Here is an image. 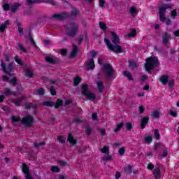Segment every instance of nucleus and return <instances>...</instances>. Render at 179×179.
I'll return each instance as SVG.
<instances>
[{
  "label": "nucleus",
  "instance_id": "15",
  "mask_svg": "<svg viewBox=\"0 0 179 179\" xmlns=\"http://www.w3.org/2000/svg\"><path fill=\"white\" fill-rule=\"evenodd\" d=\"M170 34H169V32L166 31L162 34V43L165 45H167V44H169L170 43Z\"/></svg>",
  "mask_w": 179,
  "mask_h": 179
},
{
  "label": "nucleus",
  "instance_id": "41",
  "mask_svg": "<svg viewBox=\"0 0 179 179\" xmlns=\"http://www.w3.org/2000/svg\"><path fill=\"white\" fill-rule=\"evenodd\" d=\"M29 40L31 44H32L34 47L36 48V50H37L38 48V46H37V44H36V42L33 39V36H31V34H29Z\"/></svg>",
  "mask_w": 179,
  "mask_h": 179
},
{
  "label": "nucleus",
  "instance_id": "17",
  "mask_svg": "<svg viewBox=\"0 0 179 179\" xmlns=\"http://www.w3.org/2000/svg\"><path fill=\"white\" fill-rule=\"evenodd\" d=\"M113 40L112 42L113 43V44H115V45H117V44H119L120 43V37L118 36V35H117V33L112 31L111 32Z\"/></svg>",
  "mask_w": 179,
  "mask_h": 179
},
{
  "label": "nucleus",
  "instance_id": "2",
  "mask_svg": "<svg viewBox=\"0 0 179 179\" xmlns=\"http://www.w3.org/2000/svg\"><path fill=\"white\" fill-rule=\"evenodd\" d=\"M159 65H160L159 59H157V57H150L145 59V64L144 66L145 71H147V72H149V71H152L154 68H156V66H159Z\"/></svg>",
  "mask_w": 179,
  "mask_h": 179
},
{
  "label": "nucleus",
  "instance_id": "56",
  "mask_svg": "<svg viewBox=\"0 0 179 179\" xmlns=\"http://www.w3.org/2000/svg\"><path fill=\"white\" fill-rule=\"evenodd\" d=\"M118 152L120 156H124V155H125V147L120 148Z\"/></svg>",
  "mask_w": 179,
  "mask_h": 179
},
{
  "label": "nucleus",
  "instance_id": "29",
  "mask_svg": "<svg viewBox=\"0 0 179 179\" xmlns=\"http://www.w3.org/2000/svg\"><path fill=\"white\" fill-rule=\"evenodd\" d=\"M96 86L98 87L99 92L101 93L104 90V85L103 84V81H98L96 83Z\"/></svg>",
  "mask_w": 179,
  "mask_h": 179
},
{
  "label": "nucleus",
  "instance_id": "23",
  "mask_svg": "<svg viewBox=\"0 0 179 179\" xmlns=\"http://www.w3.org/2000/svg\"><path fill=\"white\" fill-rule=\"evenodd\" d=\"M133 170H134V166H131V164H128L127 166L124 168V173L129 176L132 174Z\"/></svg>",
  "mask_w": 179,
  "mask_h": 179
},
{
  "label": "nucleus",
  "instance_id": "19",
  "mask_svg": "<svg viewBox=\"0 0 179 179\" xmlns=\"http://www.w3.org/2000/svg\"><path fill=\"white\" fill-rule=\"evenodd\" d=\"M153 176L155 179L162 178V173L160 172V168L157 167L154 169Z\"/></svg>",
  "mask_w": 179,
  "mask_h": 179
},
{
  "label": "nucleus",
  "instance_id": "49",
  "mask_svg": "<svg viewBox=\"0 0 179 179\" xmlns=\"http://www.w3.org/2000/svg\"><path fill=\"white\" fill-rule=\"evenodd\" d=\"M10 120L13 121V122H20V117H17L15 115H12Z\"/></svg>",
  "mask_w": 179,
  "mask_h": 179
},
{
  "label": "nucleus",
  "instance_id": "35",
  "mask_svg": "<svg viewBox=\"0 0 179 179\" xmlns=\"http://www.w3.org/2000/svg\"><path fill=\"white\" fill-rule=\"evenodd\" d=\"M22 98H17L16 99L13 100L12 103H13L17 107H19V106H20V103H22Z\"/></svg>",
  "mask_w": 179,
  "mask_h": 179
},
{
  "label": "nucleus",
  "instance_id": "43",
  "mask_svg": "<svg viewBox=\"0 0 179 179\" xmlns=\"http://www.w3.org/2000/svg\"><path fill=\"white\" fill-rule=\"evenodd\" d=\"M8 83H11L13 86H16V85H17V78L16 77H13L8 81Z\"/></svg>",
  "mask_w": 179,
  "mask_h": 179
},
{
  "label": "nucleus",
  "instance_id": "4",
  "mask_svg": "<svg viewBox=\"0 0 179 179\" xmlns=\"http://www.w3.org/2000/svg\"><path fill=\"white\" fill-rule=\"evenodd\" d=\"M102 71L104 72V73H106L107 79H111L115 72L113 65H111L110 63L103 64Z\"/></svg>",
  "mask_w": 179,
  "mask_h": 179
},
{
  "label": "nucleus",
  "instance_id": "62",
  "mask_svg": "<svg viewBox=\"0 0 179 179\" xmlns=\"http://www.w3.org/2000/svg\"><path fill=\"white\" fill-rule=\"evenodd\" d=\"M138 111L140 114H143V113H145V107H143V106H140L138 107Z\"/></svg>",
  "mask_w": 179,
  "mask_h": 179
},
{
  "label": "nucleus",
  "instance_id": "33",
  "mask_svg": "<svg viewBox=\"0 0 179 179\" xmlns=\"http://www.w3.org/2000/svg\"><path fill=\"white\" fill-rule=\"evenodd\" d=\"M122 127H124V122H120V124H117L116 128L114 129L115 134H117V132H120Z\"/></svg>",
  "mask_w": 179,
  "mask_h": 179
},
{
  "label": "nucleus",
  "instance_id": "38",
  "mask_svg": "<svg viewBox=\"0 0 179 179\" xmlns=\"http://www.w3.org/2000/svg\"><path fill=\"white\" fill-rule=\"evenodd\" d=\"M154 138L156 139V141H160V133L159 132V129L155 130Z\"/></svg>",
  "mask_w": 179,
  "mask_h": 179
},
{
  "label": "nucleus",
  "instance_id": "40",
  "mask_svg": "<svg viewBox=\"0 0 179 179\" xmlns=\"http://www.w3.org/2000/svg\"><path fill=\"white\" fill-rule=\"evenodd\" d=\"M52 173H61V169L57 166H52L51 168Z\"/></svg>",
  "mask_w": 179,
  "mask_h": 179
},
{
  "label": "nucleus",
  "instance_id": "22",
  "mask_svg": "<svg viewBox=\"0 0 179 179\" xmlns=\"http://www.w3.org/2000/svg\"><path fill=\"white\" fill-rule=\"evenodd\" d=\"M78 51L79 50L78 49V46H76V45H73V49L70 55V57L75 58L76 55H78Z\"/></svg>",
  "mask_w": 179,
  "mask_h": 179
},
{
  "label": "nucleus",
  "instance_id": "18",
  "mask_svg": "<svg viewBox=\"0 0 179 179\" xmlns=\"http://www.w3.org/2000/svg\"><path fill=\"white\" fill-rule=\"evenodd\" d=\"M68 142L70 143V145H73V146H75L78 142L76 140H75V138L73 137V135L72 134H69L67 137Z\"/></svg>",
  "mask_w": 179,
  "mask_h": 179
},
{
  "label": "nucleus",
  "instance_id": "10",
  "mask_svg": "<svg viewBox=\"0 0 179 179\" xmlns=\"http://www.w3.org/2000/svg\"><path fill=\"white\" fill-rule=\"evenodd\" d=\"M85 69L87 71H93L96 68V64H94V59H88L84 64Z\"/></svg>",
  "mask_w": 179,
  "mask_h": 179
},
{
  "label": "nucleus",
  "instance_id": "1",
  "mask_svg": "<svg viewBox=\"0 0 179 179\" xmlns=\"http://www.w3.org/2000/svg\"><path fill=\"white\" fill-rule=\"evenodd\" d=\"M79 31V24L75 21L67 22L66 34L68 37L73 38Z\"/></svg>",
  "mask_w": 179,
  "mask_h": 179
},
{
  "label": "nucleus",
  "instance_id": "37",
  "mask_svg": "<svg viewBox=\"0 0 179 179\" xmlns=\"http://www.w3.org/2000/svg\"><path fill=\"white\" fill-rule=\"evenodd\" d=\"M79 10L76 8H74L73 10L71 11V16L76 17L79 15Z\"/></svg>",
  "mask_w": 179,
  "mask_h": 179
},
{
  "label": "nucleus",
  "instance_id": "9",
  "mask_svg": "<svg viewBox=\"0 0 179 179\" xmlns=\"http://www.w3.org/2000/svg\"><path fill=\"white\" fill-rule=\"evenodd\" d=\"M69 17H71V15L65 11L60 14H54L52 15V19L55 20H65V19H69Z\"/></svg>",
  "mask_w": 179,
  "mask_h": 179
},
{
  "label": "nucleus",
  "instance_id": "63",
  "mask_svg": "<svg viewBox=\"0 0 179 179\" xmlns=\"http://www.w3.org/2000/svg\"><path fill=\"white\" fill-rule=\"evenodd\" d=\"M49 83L50 85H59V83L57 80H50Z\"/></svg>",
  "mask_w": 179,
  "mask_h": 179
},
{
  "label": "nucleus",
  "instance_id": "58",
  "mask_svg": "<svg viewBox=\"0 0 179 179\" xmlns=\"http://www.w3.org/2000/svg\"><path fill=\"white\" fill-rule=\"evenodd\" d=\"M73 122L74 124H82V120L80 119H79L78 117H76L73 120Z\"/></svg>",
  "mask_w": 179,
  "mask_h": 179
},
{
  "label": "nucleus",
  "instance_id": "12",
  "mask_svg": "<svg viewBox=\"0 0 179 179\" xmlns=\"http://www.w3.org/2000/svg\"><path fill=\"white\" fill-rule=\"evenodd\" d=\"M38 106L37 105V103L36 101H32V102L30 103H25L24 105V108L25 110H30L32 108L33 110H36Z\"/></svg>",
  "mask_w": 179,
  "mask_h": 179
},
{
  "label": "nucleus",
  "instance_id": "25",
  "mask_svg": "<svg viewBox=\"0 0 179 179\" xmlns=\"http://www.w3.org/2000/svg\"><path fill=\"white\" fill-rule=\"evenodd\" d=\"M80 82H82V78L79 77L78 76H76L73 81V86H79Z\"/></svg>",
  "mask_w": 179,
  "mask_h": 179
},
{
  "label": "nucleus",
  "instance_id": "55",
  "mask_svg": "<svg viewBox=\"0 0 179 179\" xmlns=\"http://www.w3.org/2000/svg\"><path fill=\"white\" fill-rule=\"evenodd\" d=\"M37 93L39 96H43V94H45V90H44L43 88H40L37 90Z\"/></svg>",
  "mask_w": 179,
  "mask_h": 179
},
{
  "label": "nucleus",
  "instance_id": "53",
  "mask_svg": "<svg viewBox=\"0 0 179 179\" xmlns=\"http://www.w3.org/2000/svg\"><path fill=\"white\" fill-rule=\"evenodd\" d=\"M25 76H28L29 78H33V72L29 69H27L25 71Z\"/></svg>",
  "mask_w": 179,
  "mask_h": 179
},
{
  "label": "nucleus",
  "instance_id": "51",
  "mask_svg": "<svg viewBox=\"0 0 179 179\" xmlns=\"http://www.w3.org/2000/svg\"><path fill=\"white\" fill-rule=\"evenodd\" d=\"M133 128L134 127H132V123L127 122L126 124V129H127V131H132Z\"/></svg>",
  "mask_w": 179,
  "mask_h": 179
},
{
  "label": "nucleus",
  "instance_id": "48",
  "mask_svg": "<svg viewBox=\"0 0 179 179\" xmlns=\"http://www.w3.org/2000/svg\"><path fill=\"white\" fill-rule=\"evenodd\" d=\"M113 159V157L110 155L103 156L102 158L103 162H110Z\"/></svg>",
  "mask_w": 179,
  "mask_h": 179
},
{
  "label": "nucleus",
  "instance_id": "27",
  "mask_svg": "<svg viewBox=\"0 0 179 179\" xmlns=\"http://www.w3.org/2000/svg\"><path fill=\"white\" fill-rule=\"evenodd\" d=\"M8 24H9V20H6L4 22V23H3L0 26V32L1 33H3V31H5V30L6 29V27H8Z\"/></svg>",
  "mask_w": 179,
  "mask_h": 179
},
{
  "label": "nucleus",
  "instance_id": "46",
  "mask_svg": "<svg viewBox=\"0 0 179 179\" xmlns=\"http://www.w3.org/2000/svg\"><path fill=\"white\" fill-rule=\"evenodd\" d=\"M160 22H162L163 23H164V22H166V26H170L171 24V20H170V18H166L164 20H159Z\"/></svg>",
  "mask_w": 179,
  "mask_h": 179
},
{
  "label": "nucleus",
  "instance_id": "8",
  "mask_svg": "<svg viewBox=\"0 0 179 179\" xmlns=\"http://www.w3.org/2000/svg\"><path fill=\"white\" fill-rule=\"evenodd\" d=\"M34 122V118H33V116L28 115L24 117H22L21 120V124L22 125H24L27 128H30L31 127V124Z\"/></svg>",
  "mask_w": 179,
  "mask_h": 179
},
{
  "label": "nucleus",
  "instance_id": "3",
  "mask_svg": "<svg viewBox=\"0 0 179 179\" xmlns=\"http://www.w3.org/2000/svg\"><path fill=\"white\" fill-rule=\"evenodd\" d=\"M81 89L83 90L81 92L83 96H85V97H87L90 100H96V94L89 90V85L86 83L82 84Z\"/></svg>",
  "mask_w": 179,
  "mask_h": 179
},
{
  "label": "nucleus",
  "instance_id": "52",
  "mask_svg": "<svg viewBox=\"0 0 179 179\" xmlns=\"http://www.w3.org/2000/svg\"><path fill=\"white\" fill-rule=\"evenodd\" d=\"M43 145H45V142L44 141H42L40 143L36 142L34 143V148H40L41 146H43Z\"/></svg>",
  "mask_w": 179,
  "mask_h": 179
},
{
  "label": "nucleus",
  "instance_id": "13",
  "mask_svg": "<svg viewBox=\"0 0 179 179\" xmlns=\"http://www.w3.org/2000/svg\"><path fill=\"white\" fill-rule=\"evenodd\" d=\"M149 122V116H145L141 118L140 127L141 129H145Z\"/></svg>",
  "mask_w": 179,
  "mask_h": 179
},
{
  "label": "nucleus",
  "instance_id": "28",
  "mask_svg": "<svg viewBox=\"0 0 179 179\" xmlns=\"http://www.w3.org/2000/svg\"><path fill=\"white\" fill-rule=\"evenodd\" d=\"M64 106V101L62 99H57L56 103L54 105L55 108L57 109L59 107Z\"/></svg>",
  "mask_w": 179,
  "mask_h": 179
},
{
  "label": "nucleus",
  "instance_id": "34",
  "mask_svg": "<svg viewBox=\"0 0 179 179\" xmlns=\"http://www.w3.org/2000/svg\"><path fill=\"white\" fill-rule=\"evenodd\" d=\"M152 139L153 138H152V136L148 135L144 138V142H145V143L150 145V143H152Z\"/></svg>",
  "mask_w": 179,
  "mask_h": 179
},
{
  "label": "nucleus",
  "instance_id": "21",
  "mask_svg": "<svg viewBox=\"0 0 179 179\" xmlns=\"http://www.w3.org/2000/svg\"><path fill=\"white\" fill-rule=\"evenodd\" d=\"M22 6L21 3H15L13 6H10V11L13 13H15L17 12V9Z\"/></svg>",
  "mask_w": 179,
  "mask_h": 179
},
{
  "label": "nucleus",
  "instance_id": "30",
  "mask_svg": "<svg viewBox=\"0 0 179 179\" xmlns=\"http://www.w3.org/2000/svg\"><path fill=\"white\" fill-rule=\"evenodd\" d=\"M129 68L130 69H136V68H138V64H136V62L135 61H129Z\"/></svg>",
  "mask_w": 179,
  "mask_h": 179
},
{
  "label": "nucleus",
  "instance_id": "60",
  "mask_svg": "<svg viewBox=\"0 0 179 179\" xmlns=\"http://www.w3.org/2000/svg\"><path fill=\"white\" fill-rule=\"evenodd\" d=\"M57 140L60 143H65V139L64 138V136H59L57 137Z\"/></svg>",
  "mask_w": 179,
  "mask_h": 179
},
{
  "label": "nucleus",
  "instance_id": "39",
  "mask_svg": "<svg viewBox=\"0 0 179 179\" xmlns=\"http://www.w3.org/2000/svg\"><path fill=\"white\" fill-rule=\"evenodd\" d=\"M151 115L154 117V118L159 120V118L160 117V113H159V111L157 110H155L152 112Z\"/></svg>",
  "mask_w": 179,
  "mask_h": 179
},
{
  "label": "nucleus",
  "instance_id": "42",
  "mask_svg": "<svg viewBox=\"0 0 179 179\" xmlns=\"http://www.w3.org/2000/svg\"><path fill=\"white\" fill-rule=\"evenodd\" d=\"M128 37L132 38V37H136V29H133L130 33L127 34Z\"/></svg>",
  "mask_w": 179,
  "mask_h": 179
},
{
  "label": "nucleus",
  "instance_id": "6",
  "mask_svg": "<svg viewBox=\"0 0 179 179\" xmlns=\"http://www.w3.org/2000/svg\"><path fill=\"white\" fill-rule=\"evenodd\" d=\"M27 3L28 6H31L36 3H49V5H53L55 6L58 5V2L54 0H27Z\"/></svg>",
  "mask_w": 179,
  "mask_h": 179
},
{
  "label": "nucleus",
  "instance_id": "61",
  "mask_svg": "<svg viewBox=\"0 0 179 179\" xmlns=\"http://www.w3.org/2000/svg\"><path fill=\"white\" fill-rule=\"evenodd\" d=\"M83 35H80L78 38H77L78 44H82V43H83Z\"/></svg>",
  "mask_w": 179,
  "mask_h": 179
},
{
  "label": "nucleus",
  "instance_id": "26",
  "mask_svg": "<svg viewBox=\"0 0 179 179\" xmlns=\"http://www.w3.org/2000/svg\"><path fill=\"white\" fill-rule=\"evenodd\" d=\"M3 9L5 12H8L10 9V5L8 3V0L3 1Z\"/></svg>",
  "mask_w": 179,
  "mask_h": 179
},
{
  "label": "nucleus",
  "instance_id": "11",
  "mask_svg": "<svg viewBox=\"0 0 179 179\" xmlns=\"http://www.w3.org/2000/svg\"><path fill=\"white\" fill-rule=\"evenodd\" d=\"M170 6L169 4H165L162 6L159 10V20H163L165 19L164 14L166 13V9H170Z\"/></svg>",
  "mask_w": 179,
  "mask_h": 179
},
{
  "label": "nucleus",
  "instance_id": "64",
  "mask_svg": "<svg viewBox=\"0 0 179 179\" xmlns=\"http://www.w3.org/2000/svg\"><path fill=\"white\" fill-rule=\"evenodd\" d=\"M2 80L3 82H9V77H8L6 75H3L2 76Z\"/></svg>",
  "mask_w": 179,
  "mask_h": 179
},
{
  "label": "nucleus",
  "instance_id": "44",
  "mask_svg": "<svg viewBox=\"0 0 179 179\" xmlns=\"http://www.w3.org/2000/svg\"><path fill=\"white\" fill-rule=\"evenodd\" d=\"M99 27L101 30H107V25L104 22H99Z\"/></svg>",
  "mask_w": 179,
  "mask_h": 179
},
{
  "label": "nucleus",
  "instance_id": "57",
  "mask_svg": "<svg viewBox=\"0 0 179 179\" xmlns=\"http://www.w3.org/2000/svg\"><path fill=\"white\" fill-rule=\"evenodd\" d=\"M177 15V10L174 9L173 10L171 11V16L173 17V19H176Z\"/></svg>",
  "mask_w": 179,
  "mask_h": 179
},
{
  "label": "nucleus",
  "instance_id": "7",
  "mask_svg": "<svg viewBox=\"0 0 179 179\" xmlns=\"http://www.w3.org/2000/svg\"><path fill=\"white\" fill-rule=\"evenodd\" d=\"M1 66L3 72H4L6 75H8V76H13L15 75V73H13V66L12 63H9L6 67L5 62H1Z\"/></svg>",
  "mask_w": 179,
  "mask_h": 179
},
{
  "label": "nucleus",
  "instance_id": "31",
  "mask_svg": "<svg viewBox=\"0 0 179 179\" xmlns=\"http://www.w3.org/2000/svg\"><path fill=\"white\" fill-rule=\"evenodd\" d=\"M100 151L101 153H104L105 155H108L110 153L108 146H103L102 148H101Z\"/></svg>",
  "mask_w": 179,
  "mask_h": 179
},
{
  "label": "nucleus",
  "instance_id": "14",
  "mask_svg": "<svg viewBox=\"0 0 179 179\" xmlns=\"http://www.w3.org/2000/svg\"><path fill=\"white\" fill-rule=\"evenodd\" d=\"M46 62H48V64H52L53 65H58V64H59V59L58 58H52L50 56H48L45 58Z\"/></svg>",
  "mask_w": 179,
  "mask_h": 179
},
{
  "label": "nucleus",
  "instance_id": "16",
  "mask_svg": "<svg viewBox=\"0 0 179 179\" xmlns=\"http://www.w3.org/2000/svg\"><path fill=\"white\" fill-rule=\"evenodd\" d=\"M22 173L24 174V176L26 174H29L30 173V166H29V165H27L25 163H22Z\"/></svg>",
  "mask_w": 179,
  "mask_h": 179
},
{
  "label": "nucleus",
  "instance_id": "50",
  "mask_svg": "<svg viewBox=\"0 0 179 179\" xmlns=\"http://www.w3.org/2000/svg\"><path fill=\"white\" fill-rule=\"evenodd\" d=\"M99 8H101V9H104L106 8V0H99Z\"/></svg>",
  "mask_w": 179,
  "mask_h": 179
},
{
  "label": "nucleus",
  "instance_id": "24",
  "mask_svg": "<svg viewBox=\"0 0 179 179\" xmlns=\"http://www.w3.org/2000/svg\"><path fill=\"white\" fill-rule=\"evenodd\" d=\"M3 94L5 96H15V92L12 91L10 88H5L3 90Z\"/></svg>",
  "mask_w": 179,
  "mask_h": 179
},
{
  "label": "nucleus",
  "instance_id": "45",
  "mask_svg": "<svg viewBox=\"0 0 179 179\" xmlns=\"http://www.w3.org/2000/svg\"><path fill=\"white\" fill-rule=\"evenodd\" d=\"M19 50H20V51H22V52H27V50H26V48H24V46L23 45V44L18 43H17Z\"/></svg>",
  "mask_w": 179,
  "mask_h": 179
},
{
  "label": "nucleus",
  "instance_id": "5",
  "mask_svg": "<svg viewBox=\"0 0 179 179\" xmlns=\"http://www.w3.org/2000/svg\"><path fill=\"white\" fill-rule=\"evenodd\" d=\"M104 41L110 51H113V52H118L119 54H121L122 52V48L120 45H117L114 46L113 43H111V41L108 40V38H105Z\"/></svg>",
  "mask_w": 179,
  "mask_h": 179
},
{
  "label": "nucleus",
  "instance_id": "32",
  "mask_svg": "<svg viewBox=\"0 0 179 179\" xmlns=\"http://www.w3.org/2000/svg\"><path fill=\"white\" fill-rule=\"evenodd\" d=\"M42 106H45V107H54V102L45 101L42 103Z\"/></svg>",
  "mask_w": 179,
  "mask_h": 179
},
{
  "label": "nucleus",
  "instance_id": "54",
  "mask_svg": "<svg viewBox=\"0 0 179 179\" xmlns=\"http://www.w3.org/2000/svg\"><path fill=\"white\" fill-rule=\"evenodd\" d=\"M14 59L15 62H17V64H18L19 65H23V62L22 61V59H19V57L15 56L14 57Z\"/></svg>",
  "mask_w": 179,
  "mask_h": 179
},
{
  "label": "nucleus",
  "instance_id": "36",
  "mask_svg": "<svg viewBox=\"0 0 179 179\" xmlns=\"http://www.w3.org/2000/svg\"><path fill=\"white\" fill-rule=\"evenodd\" d=\"M123 75L126 76L129 80H134V78L129 71H124Z\"/></svg>",
  "mask_w": 179,
  "mask_h": 179
},
{
  "label": "nucleus",
  "instance_id": "59",
  "mask_svg": "<svg viewBox=\"0 0 179 179\" xmlns=\"http://www.w3.org/2000/svg\"><path fill=\"white\" fill-rule=\"evenodd\" d=\"M130 13L131 15H135L136 13H138V12L136 11V8L132 6L130 8Z\"/></svg>",
  "mask_w": 179,
  "mask_h": 179
},
{
  "label": "nucleus",
  "instance_id": "47",
  "mask_svg": "<svg viewBox=\"0 0 179 179\" xmlns=\"http://www.w3.org/2000/svg\"><path fill=\"white\" fill-rule=\"evenodd\" d=\"M50 92L51 96H56L57 91L55 90V87L51 86L50 88Z\"/></svg>",
  "mask_w": 179,
  "mask_h": 179
},
{
  "label": "nucleus",
  "instance_id": "20",
  "mask_svg": "<svg viewBox=\"0 0 179 179\" xmlns=\"http://www.w3.org/2000/svg\"><path fill=\"white\" fill-rule=\"evenodd\" d=\"M159 82L163 85L164 86H166L167 83H169V76L167 75H163L161 76L159 79Z\"/></svg>",
  "mask_w": 179,
  "mask_h": 179
}]
</instances>
